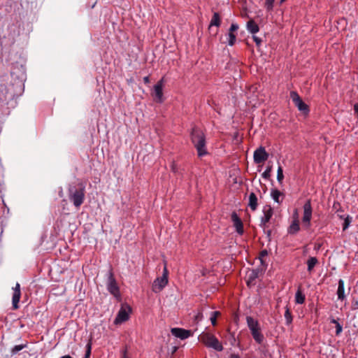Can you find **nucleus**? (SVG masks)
<instances>
[{"label": "nucleus", "instance_id": "7ed1b4c3", "mask_svg": "<svg viewBox=\"0 0 358 358\" xmlns=\"http://www.w3.org/2000/svg\"><path fill=\"white\" fill-rule=\"evenodd\" d=\"M198 338L206 348H212L217 352H221L224 349L222 343L214 334L210 332H202Z\"/></svg>", "mask_w": 358, "mask_h": 358}, {"label": "nucleus", "instance_id": "0eeeda50", "mask_svg": "<svg viewBox=\"0 0 358 358\" xmlns=\"http://www.w3.org/2000/svg\"><path fill=\"white\" fill-rule=\"evenodd\" d=\"M131 312V307L127 304H124L121 306L120 310H119L115 319V324H121L124 322H126L129 318V313Z\"/></svg>", "mask_w": 358, "mask_h": 358}, {"label": "nucleus", "instance_id": "c9c22d12", "mask_svg": "<svg viewBox=\"0 0 358 358\" xmlns=\"http://www.w3.org/2000/svg\"><path fill=\"white\" fill-rule=\"evenodd\" d=\"M236 41V36L234 34V33H230L229 32V45L232 46L235 44Z\"/></svg>", "mask_w": 358, "mask_h": 358}, {"label": "nucleus", "instance_id": "20e7f679", "mask_svg": "<svg viewBox=\"0 0 358 358\" xmlns=\"http://www.w3.org/2000/svg\"><path fill=\"white\" fill-rule=\"evenodd\" d=\"M246 321L254 340L258 344H262L264 341V336L261 331L259 322L250 316H247Z\"/></svg>", "mask_w": 358, "mask_h": 358}, {"label": "nucleus", "instance_id": "4be33fe9", "mask_svg": "<svg viewBox=\"0 0 358 358\" xmlns=\"http://www.w3.org/2000/svg\"><path fill=\"white\" fill-rule=\"evenodd\" d=\"M8 99L7 92L4 90H0V109L8 105Z\"/></svg>", "mask_w": 358, "mask_h": 358}, {"label": "nucleus", "instance_id": "e433bc0d", "mask_svg": "<svg viewBox=\"0 0 358 358\" xmlns=\"http://www.w3.org/2000/svg\"><path fill=\"white\" fill-rule=\"evenodd\" d=\"M267 255H268V251L266 250H263L260 252L259 259H260L262 264H263V262H264L263 258L266 257Z\"/></svg>", "mask_w": 358, "mask_h": 358}, {"label": "nucleus", "instance_id": "2eb2a0df", "mask_svg": "<svg viewBox=\"0 0 358 358\" xmlns=\"http://www.w3.org/2000/svg\"><path fill=\"white\" fill-rule=\"evenodd\" d=\"M21 296L20 285L16 283L15 287L13 288V294L12 298L13 309L17 310L19 308V301Z\"/></svg>", "mask_w": 358, "mask_h": 358}, {"label": "nucleus", "instance_id": "423d86ee", "mask_svg": "<svg viewBox=\"0 0 358 358\" xmlns=\"http://www.w3.org/2000/svg\"><path fill=\"white\" fill-rule=\"evenodd\" d=\"M289 96L295 106L297 107L299 110H300L304 115H308L309 113V106L303 101V100L296 91H291Z\"/></svg>", "mask_w": 358, "mask_h": 358}, {"label": "nucleus", "instance_id": "09e8293b", "mask_svg": "<svg viewBox=\"0 0 358 358\" xmlns=\"http://www.w3.org/2000/svg\"><path fill=\"white\" fill-rule=\"evenodd\" d=\"M143 81H144L145 83H150L149 77L148 76L144 77Z\"/></svg>", "mask_w": 358, "mask_h": 358}, {"label": "nucleus", "instance_id": "8fccbe9b", "mask_svg": "<svg viewBox=\"0 0 358 358\" xmlns=\"http://www.w3.org/2000/svg\"><path fill=\"white\" fill-rule=\"evenodd\" d=\"M337 212L338 213V215H344L343 213V210L340 208L339 209H337Z\"/></svg>", "mask_w": 358, "mask_h": 358}, {"label": "nucleus", "instance_id": "aec40b11", "mask_svg": "<svg viewBox=\"0 0 358 358\" xmlns=\"http://www.w3.org/2000/svg\"><path fill=\"white\" fill-rule=\"evenodd\" d=\"M247 29L253 34H256L259 30L258 24L253 20H250L247 22Z\"/></svg>", "mask_w": 358, "mask_h": 358}, {"label": "nucleus", "instance_id": "f8f14e48", "mask_svg": "<svg viewBox=\"0 0 358 358\" xmlns=\"http://www.w3.org/2000/svg\"><path fill=\"white\" fill-rule=\"evenodd\" d=\"M167 284L168 279L165 278V276L158 277L154 280L152 283V290L155 293H159L165 287Z\"/></svg>", "mask_w": 358, "mask_h": 358}, {"label": "nucleus", "instance_id": "6e6552de", "mask_svg": "<svg viewBox=\"0 0 358 358\" xmlns=\"http://www.w3.org/2000/svg\"><path fill=\"white\" fill-rule=\"evenodd\" d=\"M303 215L302 218V222L305 224V226L307 228H309L310 227V220L312 217V206H311V201L310 199L307 200L306 203H304L303 206Z\"/></svg>", "mask_w": 358, "mask_h": 358}, {"label": "nucleus", "instance_id": "1a4fd4ad", "mask_svg": "<svg viewBox=\"0 0 358 358\" xmlns=\"http://www.w3.org/2000/svg\"><path fill=\"white\" fill-rule=\"evenodd\" d=\"M171 333L173 336L181 340H185L194 335L193 331L178 327L171 328Z\"/></svg>", "mask_w": 358, "mask_h": 358}, {"label": "nucleus", "instance_id": "c03bdc74", "mask_svg": "<svg viewBox=\"0 0 358 358\" xmlns=\"http://www.w3.org/2000/svg\"><path fill=\"white\" fill-rule=\"evenodd\" d=\"M171 171L176 173L178 172V167H177V165L173 162L172 164H171Z\"/></svg>", "mask_w": 358, "mask_h": 358}, {"label": "nucleus", "instance_id": "5fc2aeb1", "mask_svg": "<svg viewBox=\"0 0 358 358\" xmlns=\"http://www.w3.org/2000/svg\"><path fill=\"white\" fill-rule=\"evenodd\" d=\"M319 248H320V245L315 247V249H319Z\"/></svg>", "mask_w": 358, "mask_h": 358}, {"label": "nucleus", "instance_id": "a878e982", "mask_svg": "<svg viewBox=\"0 0 358 358\" xmlns=\"http://www.w3.org/2000/svg\"><path fill=\"white\" fill-rule=\"evenodd\" d=\"M271 195V197L273 198V199L275 202H277L278 203L282 202V201H280V199H279L280 196L282 195V192L280 190H278L277 189H272Z\"/></svg>", "mask_w": 358, "mask_h": 358}, {"label": "nucleus", "instance_id": "412c9836", "mask_svg": "<svg viewBox=\"0 0 358 358\" xmlns=\"http://www.w3.org/2000/svg\"><path fill=\"white\" fill-rule=\"evenodd\" d=\"M221 24V17L218 13H214L212 17V19L210 22L209 29L215 26L217 27H219Z\"/></svg>", "mask_w": 358, "mask_h": 358}, {"label": "nucleus", "instance_id": "4468645a", "mask_svg": "<svg viewBox=\"0 0 358 358\" xmlns=\"http://www.w3.org/2000/svg\"><path fill=\"white\" fill-rule=\"evenodd\" d=\"M264 216L261 219V224L262 227H266V223H268L273 214V210L270 205H266L263 208Z\"/></svg>", "mask_w": 358, "mask_h": 358}, {"label": "nucleus", "instance_id": "de8ad7c7", "mask_svg": "<svg viewBox=\"0 0 358 358\" xmlns=\"http://www.w3.org/2000/svg\"><path fill=\"white\" fill-rule=\"evenodd\" d=\"M229 358H241V357H240L239 355L233 353V354L230 355Z\"/></svg>", "mask_w": 358, "mask_h": 358}, {"label": "nucleus", "instance_id": "c756f323", "mask_svg": "<svg viewBox=\"0 0 358 358\" xmlns=\"http://www.w3.org/2000/svg\"><path fill=\"white\" fill-rule=\"evenodd\" d=\"M92 352V341L90 340L85 347V354L83 358H90Z\"/></svg>", "mask_w": 358, "mask_h": 358}, {"label": "nucleus", "instance_id": "c85d7f7f", "mask_svg": "<svg viewBox=\"0 0 358 358\" xmlns=\"http://www.w3.org/2000/svg\"><path fill=\"white\" fill-rule=\"evenodd\" d=\"M285 318L286 320V324L287 325L290 324L292 322V313L288 307H286L285 313Z\"/></svg>", "mask_w": 358, "mask_h": 358}, {"label": "nucleus", "instance_id": "f257e3e1", "mask_svg": "<svg viewBox=\"0 0 358 358\" xmlns=\"http://www.w3.org/2000/svg\"><path fill=\"white\" fill-rule=\"evenodd\" d=\"M68 196L76 208H80L85 197V188L82 183L70 185L68 188Z\"/></svg>", "mask_w": 358, "mask_h": 358}, {"label": "nucleus", "instance_id": "f3484780", "mask_svg": "<svg viewBox=\"0 0 358 358\" xmlns=\"http://www.w3.org/2000/svg\"><path fill=\"white\" fill-rule=\"evenodd\" d=\"M299 230H300L299 221L296 217L293 220V222L289 227V228L287 229V232H288V234H289L291 235H294V234H297L299 231Z\"/></svg>", "mask_w": 358, "mask_h": 358}, {"label": "nucleus", "instance_id": "a18cd8bd", "mask_svg": "<svg viewBox=\"0 0 358 358\" xmlns=\"http://www.w3.org/2000/svg\"><path fill=\"white\" fill-rule=\"evenodd\" d=\"M354 110H355V114L358 117V103L355 104V106H354Z\"/></svg>", "mask_w": 358, "mask_h": 358}, {"label": "nucleus", "instance_id": "a211bd4d", "mask_svg": "<svg viewBox=\"0 0 358 358\" xmlns=\"http://www.w3.org/2000/svg\"><path fill=\"white\" fill-rule=\"evenodd\" d=\"M338 286L337 289L338 299L341 301H344L346 299L344 289V281L342 279L338 280Z\"/></svg>", "mask_w": 358, "mask_h": 358}, {"label": "nucleus", "instance_id": "473e14b6", "mask_svg": "<svg viewBox=\"0 0 358 358\" xmlns=\"http://www.w3.org/2000/svg\"><path fill=\"white\" fill-rule=\"evenodd\" d=\"M203 313L201 310L198 311L196 315L194 317L193 322L195 325H197L200 321L203 319Z\"/></svg>", "mask_w": 358, "mask_h": 358}, {"label": "nucleus", "instance_id": "6ab92c4d", "mask_svg": "<svg viewBox=\"0 0 358 358\" xmlns=\"http://www.w3.org/2000/svg\"><path fill=\"white\" fill-rule=\"evenodd\" d=\"M258 206V199L256 194L254 192H251L249 195V203L248 206L252 210H255Z\"/></svg>", "mask_w": 358, "mask_h": 358}, {"label": "nucleus", "instance_id": "393cba45", "mask_svg": "<svg viewBox=\"0 0 358 358\" xmlns=\"http://www.w3.org/2000/svg\"><path fill=\"white\" fill-rule=\"evenodd\" d=\"M317 263L318 260L316 257H310L307 261L308 271L310 273Z\"/></svg>", "mask_w": 358, "mask_h": 358}, {"label": "nucleus", "instance_id": "58836bf2", "mask_svg": "<svg viewBox=\"0 0 358 358\" xmlns=\"http://www.w3.org/2000/svg\"><path fill=\"white\" fill-rule=\"evenodd\" d=\"M238 29V25L237 24H231L229 32L230 33H234Z\"/></svg>", "mask_w": 358, "mask_h": 358}, {"label": "nucleus", "instance_id": "4c0bfd02", "mask_svg": "<svg viewBox=\"0 0 358 358\" xmlns=\"http://www.w3.org/2000/svg\"><path fill=\"white\" fill-rule=\"evenodd\" d=\"M343 331V327L340 323H337V325H336V335L338 336L341 334V333Z\"/></svg>", "mask_w": 358, "mask_h": 358}, {"label": "nucleus", "instance_id": "37998d69", "mask_svg": "<svg viewBox=\"0 0 358 358\" xmlns=\"http://www.w3.org/2000/svg\"><path fill=\"white\" fill-rule=\"evenodd\" d=\"M168 275H169V271H168V269L166 268V264H165L164 267V271H163L162 276H165V278L168 279Z\"/></svg>", "mask_w": 358, "mask_h": 358}, {"label": "nucleus", "instance_id": "2f4dec72", "mask_svg": "<svg viewBox=\"0 0 358 358\" xmlns=\"http://www.w3.org/2000/svg\"><path fill=\"white\" fill-rule=\"evenodd\" d=\"M272 171V166H268L265 171L262 173V177L266 180H269L271 177V173Z\"/></svg>", "mask_w": 358, "mask_h": 358}, {"label": "nucleus", "instance_id": "5701e85b", "mask_svg": "<svg viewBox=\"0 0 358 358\" xmlns=\"http://www.w3.org/2000/svg\"><path fill=\"white\" fill-rule=\"evenodd\" d=\"M306 296L303 294L301 287H299L295 294V302L298 304H303L305 302Z\"/></svg>", "mask_w": 358, "mask_h": 358}, {"label": "nucleus", "instance_id": "9d476101", "mask_svg": "<svg viewBox=\"0 0 358 358\" xmlns=\"http://www.w3.org/2000/svg\"><path fill=\"white\" fill-rule=\"evenodd\" d=\"M253 157L256 164H261L268 159V154L266 152L265 148L260 146L254 152Z\"/></svg>", "mask_w": 358, "mask_h": 358}, {"label": "nucleus", "instance_id": "a19ab883", "mask_svg": "<svg viewBox=\"0 0 358 358\" xmlns=\"http://www.w3.org/2000/svg\"><path fill=\"white\" fill-rule=\"evenodd\" d=\"M266 227H262V228L264 229V233L266 234L267 238L270 241L271 240V230H270V229L266 230Z\"/></svg>", "mask_w": 358, "mask_h": 358}, {"label": "nucleus", "instance_id": "49530a36", "mask_svg": "<svg viewBox=\"0 0 358 358\" xmlns=\"http://www.w3.org/2000/svg\"><path fill=\"white\" fill-rule=\"evenodd\" d=\"M330 323L331 324H334L335 325H337V323H339L337 320L334 319V318H330Z\"/></svg>", "mask_w": 358, "mask_h": 358}, {"label": "nucleus", "instance_id": "72a5a7b5", "mask_svg": "<svg viewBox=\"0 0 358 358\" xmlns=\"http://www.w3.org/2000/svg\"><path fill=\"white\" fill-rule=\"evenodd\" d=\"M26 347H27V344H22V345H15L12 348L11 352H12L13 355H15V354L17 353L19 351L22 350V349H24Z\"/></svg>", "mask_w": 358, "mask_h": 358}, {"label": "nucleus", "instance_id": "6e6d98bb", "mask_svg": "<svg viewBox=\"0 0 358 358\" xmlns=\"http://www.w3.org/2000/svg\"><path fill=\"white\" fill-rule=\"evenodd\" d=\"M285 1L286 0H281L280 1H281V3H282V2Z\"/></svg>", "mask_w": 358, "mask_h": 358}, {"label": "nucleus", "instance_id": "cd10ccee", "mask_svg": "<svg viewBox=\"0 0 358 358\" xmlns=\"http://www.w3.org/2000/svg\"><path fill=\"white\" fill-rule=\"evenodd\" d=\"M220 315L221 313L220 311H213L211 313L210 320L213 326L215 327L217 325V318L220 316Z\"/></svg>", "mask_w": 358, "mask_h": 358}, {"label": "nucleus", "instance_id": "864d4df0", "mask_svg": "<svg viewBox=\"0 0 358 358\" xmlns=\"http://www.w3.org/2000/svg\"><path fill=\"white\" fill-rule=\"evenodd\" d=\"M319 248H320V245L315 247V249H319Z\"/></svg>", "mask_w": 358, "mask_h": 358}, {"label": "nucleus", "instance_id": "ea45409f", "mask_svg": "<svg viewBox=\"0 0 358 358\" xmlns=\"http://www.w3.org/2000/svg\"><path fill=\"white\" fill-rule=\"evenodd\" d=\"M252 38H253L254 41L255 42L257 46L259 47V46L261 45L262 41V39L260 38H259V37H257L256 36H253Z\"/></svg>", "mask_w": 358, "mask_h": 358}, {"label": "nucleus", "instance_id": "dca6fc26", "mask_svg": "<svg viewBox=\"0 0 358 358\" xmlns=\"http://www.w3.org/2000/svg\"><path fill=\"white\" fill-rule=\"evenodd\" d=\"M260 271L259 269H253L248 275L247 285L249 287L255 285V280L259 277Z\"/></svg>", "mask_w": 358, "mask_h": 358}, {"label": "nucleus", "instance_id": "9b49d317", "mask_svg": "<svg viewBox=\"0 0 358 358\" xmlns=\"http://www.w3.org/2000/svg\"><path fill=\"white\" fill-rule=\"evenodd\" d=\"M163 87H164V78H162L157 82L154 86V96L155 101L158 103L163 102Z\"/></svg>", "mask_w": 358, "mask_h": 358}, {"label": "nucleus", "instance_id": "603ef678", "mask_svg": "<svg viewBox=\"0 0 358 358\" xmlns=\"http://www.w3.org/2000/svg\"><path fill=\"white\" fill-rule=\"evenodd\" d=\"M60 358H73V357H71L70 355H67L62 356Z\"/></svg>", "mask_w": 358, "mask_h": 358}, {"label": "nucleus", "instance_id": "3c124183", "mask_svg": "<svg viewBox=\"0 0 358 358\" xmlns=\"http://www.w3.org/2000/svg\"><path fill=\"white\" fill-rule=\"evenodd\" d=\"M338 206H340V204L338 203H334L333 207L334 208H338Z\"/></svg>", "mask_w": 358, "mask_h": 358}, {"label": "nucleus", "instance_id": "b1692460", "mask_svg": "<svg viewBox=\"0 0 358 358\" xmlns=\"http://www.w3.org/2000/svg\"><path fill=\"white\" fill-rule=\"evenodd\" d=\"M338 217L341 220H344V222L343 223V230L345 231L350 225V223L352 221V217L350 215L345 216V215H338Z\"/></svg>", "mask_w": 358, "mask_h": 358}, {"label": "nucleus", "instance_id": "79ce46f5", "mask_svg": "<svg viewBox=\"0 0 358 358\" xmlns=\"http://www.w3.org/2000/svg\"><path fill=\"white\" fill-rule=\"evenodd\" d=\"M121 358H129L127 357V346H125L124 348L122 350Z\"/></svg>", "mask_w": 358, "mask_h": 358}, {"label": "nucleus", "instance_id": "39448f33", "mask_svg": "<svg viewBox=\"0 0 358 358\" xmlns=\"http://www.w3.org/2000/svg\"><path fill=\"white\" fill-rule=\"evenodd\" d=\"M107 289L117 299H120V288L117 285V281L114 277L112 270L108 273V277L107 280Z\"/></svg>", "mask_w": 358, "mask_h": 358}, {"label": "nucleus", "instance_id": "bb28decb", "mask_svg": "<svg viewBox=\"0 0 358 358\" xmlns=\"http://www.w3.org/2000/svg\"><path fill=\"white\" fill-rule=\"evenodd\" d=\"M227 331L229 332V341L230 342V344L233 346H235V345H237L238 348H240L241 346V343L240 342L238 341L237 343H236V338L235 337V334L233 332H230V330L229 329H227Z\"/></svg>", "mask_w": 358, "mask_h": 358}, {"label": "nucleus", "instance_id": "f704fd0d", "mask_svg": "<svg viewBox=\"0 0 358 358\" xmlns=\"http://www.w3.org/2000/svg\"><path fill=\"white\" fill-rule=\"evenodd\" d=\"M274 1L275 0H266L265 8L267 11L273 10Z\"/></svg>", "mask_w": 358, "mask_h": 358}, {"label": "nucleus", "instance_id": "f03ea898", "mask_svg": "<svg viewBox=\"0 0 358 358\" xmlns=\"http://www.w3.org/2000/svg\"><path fill=\"white\" fill-rule=\"evenodd\" d=\"M191 141L197 150L199 157H203L208 154L206 146V137L201 129L197 127L192 129Z\"/></svg>", "mask_w": 358, "mask_h": 358}, {"label": "nucleus", "instance_id": "7c9ffc66", "mask_svg": "<svg viewBox=\"0 0 358 358\" xmlns=\"http://www.w3.org/2000/svg\"><path fill=\"white\" fill-rule=\"evenodd\" d=\"M284 179L283 170L282 166H279L277 171V180L280 184H282Z\"/></svg>", "mask_w": 358, "mask_h": 358}, {"label": "nucleus", "instance_id": "ddd939ff", "mask_svg": "<svg viewBox=\"0 0 358 358\" xmlns=\"http://www.w3.org/2000/svg\"><path fill=\"white\" fill-rule=\"evenodd\" d=\"M231 220L234 224V227L236 228V232L239 235H243L244 233L243 224L241 219L235 211L232 212Z\"/></svg>", "mask_w": 358, "mask_h": 358}]
</instances>
